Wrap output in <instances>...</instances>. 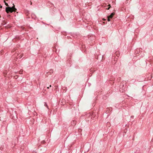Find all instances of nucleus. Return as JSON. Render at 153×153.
Listing matches in <instances>:
<instances>
[{
	"instance_id": "423d86ee",
	"label": "nucleus",
	"mask_w": 153,
	"mask_h": 153,
	"mask_svg": "<svg viewBox=\"0 0 153 153\" xmlns=\"http://www.w3.org/2000/svg\"><path fill=\"white\" fill-rule=\"evenodd\" d=\"M23 71L22 70H21L20 71H19V73L20 74H22Z\"/></svg>"
},
{
	"instance_id": "2eb2a0df",
	"label": "nucleus",
	"mask_w": 153,
	"mask_h": 153,
	"mask_svg": "<svg viewBox=\"0 0 153 153\" xmlns=\"http://www.w3.org/2000/svg\"><path fill=\"white\" fill-rule=\"evenodd\" d=\"M32 4V2H31V4Z\"/></svg>"
},
{
	"instance_id": "7ed1b4c3",
	"label": "nucleus",
	"mask_w": 153,
	"mask_h": 153,
	"mask_svg": "<svg viewBox=\"0 0 153 153\" xmlns=\"http://www.w3.org/2000/svg\"><path fill=\"white\" fill-rule=\"evenodd\" d=\"M71 124L73 126H74L76 124V122L74 120H73L71 122Z\"/></svg>"
},
{
	"instance_id": "f257e3e1",
	"label": "nucleus",
	"mask_w": 153,
	"mask_h": 153,
	"mask_svg": "<svg viewBox=\"0 0 153 153\" xmlns=\"http://www.w3.org/2000/svg\"><path fill=\"white\" fill-rule=\"evenodd\" d=\"M4 3L5 5L7 7H6L5 9V11L7 13H8L9 12L12 13L13 12H16L17 9L15 8V6L14 4H13V6L12 7H9L8 4L5 1H4Z\"/></svg>"
},
{
	"instance_id": "6e6552de",
	"label": "nucleus",
	"mask_w": 153,
	"mask_h": 153,
	"mask_svg": "<svg viewBox=\"0 0 153 153\" xmlns=\"http://www.w3.org/2000/svg\"><path fill=\"white\" fill-rule=\"evenodd\" d=\"M110 18H109V17L108 16V21H110Z\"/></svg>"
},
{
	"instance_id": "9b49d317",
	"label": "nucleus",
	"mask_w": 153,
	"mask_h": 153,
	"mask_svg": "<svg viewBox=\"0 0 153 153\" xmlns=\"http://www.w3.org/2000/svg\"><path fill=\"white\" fill-rule=\"evenodd\" d=\"M123 83H121L120 85V86H123Z\"/></svg>"
},
{
	"instance_id": "39448f33",
	"label": "nucleus",
	"mask_w": 153,
	"mask_h": 153,
	"mask_svg": "<svg viewBox=\"0 0 153 153\" xmlns=\"http://www.w3.org/2000/svg\"><path fill=\"white\" fill-rule=\"evenodd\" d=\"M3 73H4V76H6L7 74V71H5Z\"/></svg>"
},
{
	"instance_id": "20e7f679",
	"label": "nucleus",
	"mask_w": 153,
	"mask_h": 153,
	"mask_svg": "<svg viewBox=\"0 0 153 153\" xmlns=\"http://www.w3.org/2000/svg\"><path fill=\"white\" fill-rule=\"evenodd\" d=\"M115 54L117 57H119L120 56V53L119 52L117 51L115 53Z\"/></svg>"
},
{
	"instance_id": "ddd939ff",
	"label": "nucleus",
	"mask_w": 153,
	"mask_h": 153,
	"mask_svg": "<svg viewBox=\"0 0 153 153\" xmlns=\"http://www.w3.org/2000/svg\"><path fill=\"white\" fill-rule=\"evenodd\" d=\"M49 87H51V85H50Z\"/></svg>"
},
{
	"instance_id": "4468645a",
	"label": "nucleus",
	"mask_w": 153,
	"mask_h": 153,
	"mask_svg": "<svg viewBox=\"0 0 153 153\" xmlns=\"http://www.w3.org/2000/svg\"><path fill=\"white\" fill-rule=\"evenodd\" d=\"M49 88V87H47V88L48 89Z\"/></svg>"
},
{
	"instance_id": "f8f14e48",
	"label": "nucleus",
	"mask_w": 153,
	"mask_h": 153,
	"mask_svg": "<svg viewBox=\"0 0 153 153\" xmlns=\"http://www.w3.org/2000/svg\"><path fill=\"white\" fill-rule=\"evenodd\" d=\"M109 108H107V111H108V109H109Z\"/></svg>"
},
{
	"instance_id": "1a4fd4ad",
	"label": "nucleus",
	"mask_w": 153,
	"mask_h": 153,
	"mask_svg": "<svg viewBox=\"0 0 153 153\" xmlns=\"http://www.w3.org/2000/svg\"><path fill=\"white\" fill-rule=\"evenodd\" d=\"M22 57V56L21 54V55L19 56V57L20 59V58H21Z\"/></svg>"
},
{
	"instance_id": "9d476101",
	"label": "nucleus",
	"mask_w": 153,
	"mask_h": 153,
	"mask_svg": "<svg viewBox=\"0 0 153 153\" xmlns=\"http://www.w3.org/2000/svg\"><path fill=\"white\" fill-rule=\"evenodd\" d=\"M18 55V53H16V54H15V56H17Z\"/></svg>"
},
{
	"instance_id": "0eeeda50",
	"label": "nucleus",
	"mask_w": 153,
	"mask_h": 153,
	"mask_svg": "<svg viewBox=\"0 0 153 153\" xmlns=\"http://www.w3.org/2000/svg\"><path fill=\"white\" fill-rule=\"evenodd\" d=\"M108 6H109V7L107 9L108 10H109L110 8V7H111L110 5L109 4Z\"/></svg>"
},
{
	"instance_id": "f03ea898",
	"label": "nucleus",
	"mask_w": 153,
	"mask_h": 153,
	"mask_svg": "<svg viewBox=\"0 0 153 153\" xmlns=\"http://www.w3.org/2000/svg\"><path fill=\"white\" fill-rule=\"evenodd\" d=\"M114 14L115 13H112L109 16H108V17H109V18H112L113 17V16L114 15Z\"/></svg>"
}]
</instances>
